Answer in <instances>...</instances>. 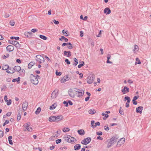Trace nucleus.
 <instances>
[{"label": "nucleus", "instance_id": "nucleus-1", "mask_svg": "<svg viewBox=\"0 0 151 151\" xmlns=\"http://www.w3.org/2000/svg\"><path fill=\"white\" fill-rule=\"evenodd\" d=\"M30 81L31 83L35 85H37L39 82L38 79L35 78V76L33 74L30 75Z\"/></svg>", "mask_w": 151, "mask_h": 151}, {"label": "nucleus", "instance_id": "nucleus-2", "mask_svg": "<svg viewBox=\"0 0 151 151\" xmlns=\"http://www.w3.org/2000/svg\"><path fill=\"white\" fill-rule=\"evenodd\" d=\"M21 70V67L19 66H14L12 70V72L6 70V72L8 73H13L15 71L19 72Z\"/></svg>", "mask_w": 151, "mask_h": 151}, {"label": "nucleus", "instance_id": "nucleus-3", "mask_svg": "<svg viewBox=\"0 0 151 151\" xmlns=\"http://www.w3.org/2000/svg\"><path fill=\"white\" fill-rule=\"evenodd\" d=\"M36 60L39 64H41L45 61L44 58L40 55L36 56Z\"/></svg>", "mask_w": 151, "mask_h": 151}, {"label": "nucleus", "instance_id": "nucleus-4", "mask_svg": "<svg viewBox=\"0 0 151 151\" xmlns=\"http://www.w3.org/2000/svg\"><path fill=\"white\" fill-rule=\"evenodd\" d=\"M94 75H92L88 76L87 78V83L89 84L92 83L94 80Z\"/></svg>", "mask_w": 151, "mask_h": 151}, {"label": "nucleus", "instance_id": "nucleus-5", "mask_svg": "<svg viewBox=\"0 0 151 151\" xmlns=\"http://www.w3.org/2000/svg\"><path fill=\"white\" fill-rule=\"evenodd\" d=\"M91 137H87L83 140L81 142V143L84 145H87L91 142Z\"/></svg>", "mask_w": 151, "mask_h": 151}, {"label": "nucleus", "instance_id": "nucleus-6", "mask_svg": "<svg viewBox=\"0 0 151 151\" xmlns=\"http://www.w3.org/2000/svg\"><path fill=\"white\" fill-rule=\"evenodd\" d=\"M8 42L9 43L14 45L16 47L20 48L21 47L19 42L17 41L9 40Z\"/></svg>", "mask_w": 151, "mask_h": 151}, {"label": "nucleus", "instance_id": "nucleus-7", "mask_svg": "<svg viewBox=\"0 0 151 151\" xmlns=\"http://www.w3.org/2000/svg\"><path fill=\"white\" fill-rule=\"evenodd\" d=\"M125 138L124 137L121 138L118 142L116 147H120L122 145L124 144L125 142Z\"/></svg>", "mask_w": 151, "mask_h": 151}, {"label": "nucleus", "instance_id": "nucleus-8", "mask_svg": "<svg viewBox=\"0 0 151 151\" xmlns=\"http://www.w3.org/2000/svg\"><path fill=\"white\" fill-rule=\"evenodd\" d=\"M95 123V121L94 120H92L91 122V126L93 129H94L97 126H99L100 125V123L99 122H96L94 125V124Z\"/></svg>", "mask_w": 151, "mask_h": 151}, {"label": "nucleus", "instance_id": "nucleus-9", "mask_svg": "<svg viewBox=\"0 0 151 151\" xmlns=\"http://www.w3.org/2000/svg\"><path fill=\"white\" fill-rule=\"evenodd\" d=\"M58 90H55L52 93L51 97L52 99L55 98L58 96Z\"/></svg>", "mask_w": 151, "mask_h": 151}, {"label": "nucleus", "instance_id": "nucleus-10", "mask_svg": "<svg viewBox=\"0 0 151 151\" xmlns=\"http://www.w3.org/2000/svg\"><path fill=\"white\" fill-rule=\"evenodd\" d=\"M28 106V103L26 101H25L22 104V108L24 111H25L27 110Z\"/></svg>", "mask_w": 151, "mask_h": 151}, {"label": "nucleus", "instance_id": "nucleus-11", "mask_svg": "<svg viewBox=\"0 0 151 151\" xmlns=\"http://www.w3.org/2000/svg\"><path fill=\"white\" fill-rule=\"evenodd\" d=\"M55 116L56 117L55 119V122H59L63 119V116L61 115Z\"/></svg>", "mask_w": 151, "mask_h": 151}, {"label": "nucleus", "instance_id": "nucleus-12", "mask_svg": "<svg viewBox=\"0 0 151 151\" xmlns=\"http://www.w3.org/2000/svg\"><path fill=\"white\" fill-rule=\"evenodd\" d=\"M2 70L9 71L11 70V67H9L8 65L6 64L2 67Z\"/></svg>", "mask_w": 151, "mask_h": 151}, {"label": "nucleus", "instance_id": "nucleus-13", "mask_svg": "<svg viewBox=\"0 0 151 151\" xmlns=\"http://www.w3.org/2000/svg\"><path fill=\"white\" fill-rule=\"evenodd\" d=\"M118 139L117 136V135L116 136H112V138L110 139V142L113 144L116 141L117 139Z\"/></svg>", "mask_w": 151, "mask_h": 151}, {"label": "nucleus", "instance_id": "nucleus-14", "mask_svg": "<svg viewBox=\"0 0 151 151\" xmlns=\"http://www.w3.org/2000/svg\"><path fill=\"white\" fill-rule=\"evenodd\" d=\"M121 91L123 94H124L128 92L129 91V89L128 87L125 86L124 87L123 89Z\"/></svg>", "mask_w": 151, "mask_h": 151}, {"label": "nucleus", "instance_id": "nucleus-15", "mask_svg": "<svg viewBox=\"0 0 151 151\" xmlns=\"http://www.w3.org/2000/svg\"><path fill=\"white\" fill-rule=\"evenodd\" d=\"M6 48L7 50L9 52L13 51L14 50V47L12 45H9L6 47Z\"/></svg>", "mask_w": 151, "mask_h": 151}, {"label": "nucleus", "instance_id": "nucleus-16", "mask_svg": "<svg viewBox=\"0 0 151 151\" xmlns=\"http://www.w3.org/2000/svg\"><path fill=\"white\" fill-rule=\"evenodd\" d=\"M143 109V107L142 106H139L136 109V112L137 113L141 114L142 112V110Z\"/></svg>", "mask_w": 151, "mask_h": 151}, {"label": "nucleus", "instance_id": "nucleus-17", "mask_svg": "<svg viewBox=\"0 0 151 151\" xmlns=\"http://www.w3.org/2000/svg\"><path fill=\"white\" fill-rule=\"evenodd\" d=\"M111 12V10L108 7L106 8L104 10V13L106 15L110 14Z\"/></svg>", "mask_w": 151, "mask_h": 151}, {"label": "nucleus", "instance_id": "nucleus-18", "mask_svg": "<svg viewBox=\"0 0 151 151\" xmlns=\"http://www.w3.org/2000/svg\"><path fill=\"white\" fill-rule=\"evenodd\" d=\"M63 55L64 56L67 55V57H69L71 56V52L70 51H65L63 52Z\"/></svg>", "mask_w": 151, "mask_h": 151}, {"label": "nucleus", "instance_id": "nucleus-19", "mask_svg": "<svg viewBox=\"0 0 151 151\" xmlns=\"http://www.w3.org/2000/svg\"><path fill=\"white\" fill-rule=\"evenodd\" d=\"M56 118L55 116H51L49 117V121L51 122H55Z\"/></svg>", "mask_w": 151, "mask_h": 151}, {"label": "nucleus", "instance_id": "nucleus-20", "mask_svg": "<svg viewBox=\"0 0 151 151\" xmlns=\"http://www.w3.org/2000/svg\"><path fill=\"white\" fill-rule=\"evenodd\" d=\"M81 145L79 144H76L74 146V150H78L80 149Z\"/></svg>", "mask_w": 151, "mask_h": 151}, {"label": "nucleus", "instance_id": "nucleus-21", "mask_svg": "<svg viewBox=\"0 0 151 151\" xmlns=\"http://www.w3.org/2000/svg\"><path fill=\"white\" fill-rule=\"evenodd\" d=\"M78 133L81 135H83L85 134V131L83 129H80L78 131Z\"/></svg>", "mask_w": 151, "mask_h": 151}, {"label": "nucleus", "instance_id": "nucleus-22", "mask_svg": "<svg viewBox=\"0 0 151 151\" xmlns=\"http://www.w3.org/2000/svg\"><path fill=\"white\" fill-rule=\"evenodd\" d=\"M20 78L19 77H18L17 78L13 79L12 80V82H13L17 81V83H20Z\"/></svg>", "mask_w": 151, "mask_h": 151}, {"label": "nucleus", "instance_id": "nucleus-23", "mask_svg": "<svg viewBox=\"0 0 151 151\" xmlns=\"http://www.w3.org/2000/svg\"><path fill=\"white\" fill-rule=\"evenodd\" d=\"M35 64V63L34 62H31L28 65V68L31 69L32 66Z\"/></svg>", "mask_w": 151, "mask_h": 151}, {"label": "nucleus", "instance_id": "nucleus-24", "mask_svg": "<svg viewBox=\"0 0 151 151\" xmlns=\"http://www.w3.org/2000/svg\"><path fill=\"white\" fill-rule=\"evenodd\" d=\"M88 43L89 44H90L92 47H93L94 45V43L93 40L90 38L88 39Z\"/></svg>", "mask_w": 151, "mask_h": 151}, {"label": "nucleus", "instance_id": "nucleus-25", "mask_svg": "<svg viewBox=\"0 0 151 151\" xmlns=\"http://www.w3.org/2000/svg\"><path fill=\"white\" fill-rule=\"evenodd\" d=\"M73 60L74 62L73 63V65L74 66H76L78 63V60L76 58H74Z\"/></svg>", "mask_w": 151, "mask_h": 151}, {"label": "nucleus", "instance_id": "nucleus-26", "mask_svg": "<svg viewBox=\"0 0 151 151\" xmlns=\"http://www.w3.org/2000/svg\"><path fill=\"white\" fill-rule=\"evenodd\" d=\"M73 92L72 89L71 88H70L68 91V93L69 96L72 97L74 98V94L72 95L71 94V93Z\"/></svg>", "mask_w": 151, "mask_h": 151}, {"label": "nucleus", "instance_id": "nucleus-27", "mask_svg": "<svg viewBox=\"0 0 151 151\" xmlns=\"http://www.w3.org/2000/svg\"><path fill=\"white\" fill-rule=\"evenodd\" d=\"M127 101V102L130 103L131 101V99L130 97L128 96H125L124 99V101Z\"/></svg>", "mask_w": 151, "mask_h": 151}, {"label": "nucleus", "instance_id": "nucleus-28", "mask_svg": "<svg viewBox=\"0 0 151 151\" xmlns=\"http://www.w3.org/2000/svg\"><path fill=\"white\" fill-rule=\"evenodd\" d=\"M78 93V94L77 95V96L78 97H80L84 95V91H83V92H82V91H79Z\"/></svg>", "mask_w": 151, "mask_h": 151}, {"label": "nucleus", "instance_id": "nucleus-29", "mask_svg": "<svg viewBox=\"0 0 151 151\" xmlns=\"http://www.w3.org/2000/svg\"><path fill=\"white\" fill-rule=\"evenodd\" d=\"M89 113L91 114H93L96 112L95 110L94 109H90L88 111Z\"/></svg>", "mask_w": 151, "mask_h": 151}, {"label": "nucleus", "instance_id": "nucleus-30", "mask_svg": "<svg viewBox=\"0 0 151 151\" xmlns=\"http://www.w3.org/2000/svg\"><path fill=\"white\" fill-rule=\"evenodd\" d=\"M57 106V104L55 103L53 104L52 105L50 106V110H52L55 109L56 107Z\"/></svg>", "mask_w": 151, "mask_h": 151}, {"label": "nucleus", "instance_id": "nucleus-31", "mask_svg": "<svg viewBox=\"0 0 151 151\" xmlns=\"http://www.w3.org/2000/svg\"><path fill=\"white\" fill-rule=\"evenodd\" d=\"M71 136L69 135L67 136H65L64 137V138H65V140L67 142H69V139L70 137H71Z\"/></svg>", "mask_w": 151, "mask_h": 151}, {"label": "nucleus", "instance_id": "nucleus-32", "mask_svg": "<svg viewBox=\"0 0 151 151\" xmlns=\"http://www.w3.org/2000/svg\"><path fill=\"white\" fill-rule=\"evenodd\" d=\"M102 116H104L103 117V119L104 120H106V118H107L109 117V115L106 114H105L104 112L102 113L101 114Z\"/></svg>", "mask_w": 151, "mask_h": 151}, {"label": "nucleus", "instance_id": "nucleus-33", "mask_svg": "<svg viewBox=\"0 0 151 151\" xmlns=\"http://www.w3.org/2000/svg\"><path fill=\"white\" fill-rule=\"evenodd\" d=\"M30 125V123L29 122H28L27 123L26 125V128L29 131L30 130L29 129V128L31 129H32V128L31 127H29V126Z\"/></svg>", "mask_w": 151, "mask_h": 151}, {"label": "nucleus", "instance_id": "nucleus-34", "mask_svg": "<svg viewBox=\"0 0 151 151\" xmlns=\"http://www.w3.org/2000/svg\"><path fill=\"white\" fill-rule=\"evenodd\" d=\"M71 137L72 138L71 139H69V142L71 143L72 144H73L74 143V142L75 140L76 141V139L74 137Z\"/></svg>", "mask_w": 151, "mask_h": 151}, {"label": "nucleus", "instance_id": "nucleus-35", "mask_svg": "<svg viewBox=\"0 0 151 151\" xmlns=\"http://www.w3.org/2000/svg\"><path fill=\"white\" fill-rule=\"evenodd\" d=\"M41 109L40 107H38L37 109V110L35 111V114H38L40 113V112L41 111Z\"/></svg>", "mask_w": 151, "mask_h": 151}, {"label": "nucleus", "instance_id": "nucleus-36", "mask_svg": "<svg viewBox=\"0 0 151 151\" xmlns=\"http://www.w3.org/2000/svg\"><path fill=\"white\" fill-rule=\"evenodd\" d=\"M39 37L40 38H41L44 40H47V37L46 36H45L44 35H40Z\"/></svg>", "mask_w": 151, "mask_h": 151}, {"label": "nucleus", "instance_id": "nucleus-37", "mask_svg": "<svg viewBox=\"0 0 151 151\" xmlns=\"http://www.w3.org/2000/svg\"><path fill=\"white\" fill-rule=\"evenodd\" d=\"M68 46V48L69 49H71L73 47V46L70 42H69Z\"/></svg>", "mask_w": 151, "mask_h": 151}, {"label": "nucleus", "instance_id": "nucleus-38", "mask_svg": "<svg viewBox=\"0 0 151 151\" xmlns=\"http://www.w3.org/2000/svg\"><path fill=\"white\" fill-rule=\"evenodd\" d=\"M70 129L68 127H64L63 129V131L64 132H69L70 131Z\"/></svg>", "mask_w": 151, "mask_h": 151}, {"label": "nucleus", "instance_id": "nucleus-39", "mask_svg": "<svg viewBox=\"0 0 151 151\" xmlns=\"http://www.w3.org/2000/svg\"><path fill=\"white\" fill-rule=\"evenodd\" d=\"M10 38L11 40L15 39L16 40H18L19 39V37L12 36L10 37Z\"/></svg>", "mask_w": 151, "mask_h": 151}, {"label": "nucleus", "instance_id": "nucleus-40", "mask_svg": "<svg viewBox=\"0 0 151 151\" xmlns=\"http://www.w3.org/2000/svg\"><path fill=\"white\" fill-rule=\"evenodd\" d=\"M136 61L137 62H136L135 63V65L137 64H141L140 60H139L138 58H136Z\"/></svg>", "mask_w": 151, "mask_h": 151}, {"label": "nucleus", "instance_id": "nucleus-41", "mask_svg": "<svg viewBox=\"0 0 151 151\" xmlns=\"http://www.w3.org/2000/svg\"><path fill=\"white\" fill-rule=\"evenodd\" d=\"M119 113L122 115H123L124 114V112H123V110L122 109V107H120V108L119 110Z\"/></svg>", "mask_w": 151, "mask_h": 151}, {"label": "nucleus", "instance_id": "nucleus-42", "mask_svg": "<svg viewBox=\"0 0 151 151\" xmlns=\"http://www.w3.org/2000/svg\"><path fill=\"white\" fill-rule=\"evenodd\" d=\"M81 63L79 64L78 66V68H81V67H82L84 65L85 63L84 61H82L81 62Z\"/></svg>", "mask_w": 151, "mask_h": 151}, {"label": "nucleus", "instance_id": "nucleus-43", "mask_svg": "<svg viewBox=\"0 0 151 151\" xmlns=\"http://www.w3.org/2000/svg\"><path fill=\"white\" fill-rule=\"evenodd\" d=\"M20 73H21L20 75L22 76H23L25 75V71L24 69H23Z\"/></svg>", "mask_w": 151, "mask_h": 151}, {"label": "nucleus", "instance_id": "nucleus-44", "mask_svg": "<svg viewBox=\"0 0 151 151\" xmlns=\"http://www.w3.org/2000/svg\"><path fill=\"white\" fill-rule=\"evenodd\" d=\"M56 75L57 76H60L62 74V72H58V70H56L55 72Z\"/></svg>", "mask_w": 151, "mask_h": 151}, {"label": "nucleus", "instance_id": "nucleus-45", "mask_svg": "<svg viewBox=\"0 0 151 151\" xmlns=\"http://www.w3.org/2000/svg\"><path fill=\"white\" fill-rule=\"evenodd\" d=\"M24 35L25 36H26L27 37H31V35L29 34V32H26L24 33Z\"/></svg>", "mask_w": 151, "mask_h": 151}, {"label": "nucleus", "instance_id": "nucleus-46", "mask_svg": "<svg viewBox=\"0 0 151 151\" xmlns=\"http://www.w3.org/2000/svg\"><path fill=\"white\" fill-rule=\"evenodd\" d=\"M60 82L62 83H63L66 82V81H65V76H64L60 80Z\"/></svg>", "mask_w": 151, "mask_h": 151}, {"label": "nucleus", "instance_id": "nucleus-47", "mask_svg": "<svg viewBox=\"0 0 151 151\" xmlns=\"http://www.w3.org/2000/svg\"><path fill=\"white\" fill-rule=\"evenodd\" d=\"M112 144L113 143L110 142V141L108 143V145L107 146V148H109L110 147H111V146L112 145Z\"/></svg>", "mask_w": 151, "mask_h": 151}, {"label": "nucleus", "instance_id": "nucleus-48", "mask_svg": "<svg viewBox=\"0 0 151 151\" xmlns=\"http://www.w3.org/2000/svg\"><path fill=\"white\" fill-rule=\"evenodd\" d=\"M10 24L12 26H14L15 24V22L14 20H12L10 21Z\"/></svg>", "mask_w": 151, "mask_h": 151}, {"label": "nucleus", "instance_id": "nucleus-49", "mask_svg": "<svg viewBox=\"0 0 151 151\" xmlns=\"http://www.w3.org/2000/svg\"><path fill=\"white\" fill-rule=\"evenodd\" d=\"M75 90H74V91L76 92H77V93H78L79 91H81L83 92V90H81V89H78L76 88H75Z\"/></svg>", "mask_w": 151, "mask_h": 151}, {"label": "nucleus", "instance_id": "nucleus-50", "mask_svg": "<svg viewBox=\"0 0 151 151\" xmlns=\"http://www.w3.org/2000/svg\"><path fill=\"white\" fill-rule=\"evenodd\" d=\"M63 104L66 107H67L68 106V101L67 102L65 101H64L63 102Z\"/></svg>", "mask_w": 151, "mask_h": 151}, {"label": "nucleus", "instance_id": "nucleus-51", "mask_svg": "<svg viewBox=\"0 0 151 151\" xmlns=\"http://www.w3.org/2000/svg\"><path fill=\"white\" fill-rule=\"evenodd\" d=\"M65 62L68 64L70 65V62L68 59H66L65 60Z\"/></svg>", "mask_w": 151, "mask_h": 151}, {"label": "nucleus", "instance_id": "nucleus-52", "mask_svg": "<svg viewBox=\"0 0 151 151\" xmlns=\"http://www.w3.org/2000/svg\"><path fill=\"white\" fill-rule=\"evenodd\" d=\"M55 24H59V22L58 21H57L55 19H54L52 21Z\"/></svg>", "mask_w": 151, "mask_h": 151}, {"label": "nucleus", "instance_id": "nucleus-53", "mask_svg": "<svg viewBox=\"0 0 151 151\" xmlns=\"http://www.w3.org/2000/svg\"><path fill=\"white\" fill-rule=\"evenodd\" d=\"M64 34V35L65 36H66V37L70 35V34L69 33L68 30H66L65 31V33Z\"/></svg>", "mask_w": 151, "mask_h": 151}, {"label": "nucleus", "instance_id": "nucleus-54", "mask_svg": "<svg viewBox=\"0 0 151 151\" xmlns=\"http://www.w3.org/2000/svg\"><path fill=\"white\" fill-rule=\"evenodd\" d=\"M62 140L61 139H58L56 140V144H58L61 142Z\"/></svg>", "mask_w": 151, "mask_h": 151}, {"label": "nucleus", "instance_id": "nucleus-55", "mask_svg": "<svg viewBox=\"0 0 151 151\" xmlns=\"http://www.w3.org/2000/svg\"><path fill=\"white\" fill-rule=\"evenodd\" d=\"M6 104L8 106L10 105L12 103V100L11 99H9L8 100V101L7 102Z\"/></svg>", "mask_w": 151, "mask_h": 151}, {"label": "nucleus", "instance_id": "nucleus-56", "mask_svg": "<svg viewBox=\"0 0 151 151\" xmlns=\"http://www.w3.org/2000/svg\"><path fill=\"white\" fill-rule=\"evenodd\" d=\"M139 49L137 45H134V49L133 50V51L134 52V51L137 49Z\"/></svg>", "mask_w": 151, "mask_h": 151}, {"label": "nucleus", "instance_id": "nucleus-57", "mask_svg": "<svg viewBox=\"0 0 151 151\" xmlns=\"http://www.w3.org/2000/svg\"><path fill=\"white\" fill-rule=\"evenodd\" d=\"M3 87L1 88V91H5L7 88L6 85L5 84L3 85Z\"/></svg>", "mask_w": 151, "mask_h": 151}, {"label": "nucleus", "instance_id": "nucleus-58", "mask_svg": "<svg viewBox=\"0 0 151 151\" xmlns=\"http://www.w3.org/2000/svg\"><path fill=\"white\" fill-rule=\"evenodd\" d=\"M9 121L8 120H6L5 122L3 124V126H4L6 124H9Z\"/></svg>", "mask_w": 151, "mask_h": 151}, {"label": "nucleus", "instance_id": "nucleus-59", "mask_svg": "<svg viewBox=\"0 0 151 151\" xmlns=\"http://www.w3.org/2000/svg\"><path fill=\"white\" fill-rule=\"evenodd\" d=\"M4 132L1 130H0V138L4 136Z\"/></svg>", "mask_w": 151, "mask_h": 151}, {"label": "nucleus", "instance_id": "nucleus-60", "mask_svg": "<svg viewBox=\"0 0 151 151\" xmlns=\"http://www.w3.org/2000/svg\"><path fill=\"white\" fill-rule=\"evenodd\" d=\"M44 55L45 57L47 59V60L51 62V60L48 58L47 55Z\"/></svg>", "mask_w": 151, "mask_h": 151}, {"label": "nucleus", "instance_id": "nucleus-61", "mask_svg": "<svg viewBox=\"0 0 151 151\" xmlns=\"http://www.w3.org/2000/svg\"><path fill=\"white\" fill-rule=\"evenodd\" d=\"M38 30L37 29H32L31 31L32 32H33V33H35L37 32Z\"/></svg>", "mask_w": 151, "mask_h": 151}, {"label": "nucleus", "instance_id": "nucleus-62", "mask_svg": "<svg viewBox=\"0 0 151 151\" xmlns=\"http://www.w3.org/2000/svg\"><path fill=\"white\" fill-rule=\"evenodd\" d=\"M65 78H65V81H66V82L68 81L69 80L70 78H69V77L68 76V75H66Z\"/></svg>", "mask_w": 151, "mask_h": 151}, {"label": "nucleus", "instance_id": "nucleus-63", "mask_svg": "<svg viewBox=\"0 0 151 151\" xmlns=\"http://www.w3.org/2000/svg\"><path fill=\"white\" fill-rule=\"evenodd\" d=\"M96 133L97 135H98L99 136L103 134L102 132L101 131L97 132H96Z\"/></svg>", "mask_w": 151, "mask_h": 151}, {"label": "nucleus", "instance_id": "nucleus-64", "mask_svg": "<svg viewBox=\"0 0 151 151\" xmlns=\"http://www.w3.org/2000/svg\"><path fill=\"white\" fill-rule=\"evenodd\" d=\"M139 97V96H135L133 97L132 100H136Z\"/></svg>", "mask_w": 151, "mask_h": 151}]
</instances>
